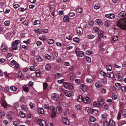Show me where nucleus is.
Returning a JSON list of instances; mask_svg holds the SVG:
<instances>
[{
  "mask_svg": "<svg viewBox=\"0 0 126 126\" xmlns=\"http://www.w3.org/2000/svg\"><path fill=\"white\" fill-rule=\"evenodd\" d=\"M104 104L102 98L99 97L97 101L94 102L93 104V106L95 107H99L101 106H102Z\"/></svg>",
  "mask_w": 126,
  "mask_h": 126,
  "instance_id": "nucleus-1",
  "label": "nucleus"
},
{
  "mask_svg": "<svg viewBox=\"0 0 126 126\" xmlns=\"http://www.w3.org/2000/svg\"><path fill=\"white\" fill-rule=\"evenodd\" d=\"M20 42L19 40H16L14 41L12 44V48L14 50H17L18 47V44Z\"/></svg>",
  "mask_w": 126,
  "mask_h": 126,
  "instance_id": "nucleus-2",
  "label": "nucleus"
},
{
  "mask_svg": "<svg viewBox=\"0 0 126 126\" xmlns=\"http://www.w3.org/2000/svg\"><path fill=\"white\" fill-rule=\"evenodd\" d=\"M75 51L78 57H82L84 55V52L82 51H80L78 48H76L75 50Z\"/></svg>",
  "mask_w": 126,
  "mask_h": 126,
  "instance_id": "nucleus-3",
  "label": "nucleus"
},
{
  "mask_svg": "<svg viewBox=\"0 0 126 126\" xmlns=\"http://www.w3.org/2000/svg\"><path fill=\"white\" fill-rule=\"evenodd\" d=\"M37 123L41 126H46V123L45 121L41 119H39L38 120Z\"/></svg>",
  "mask_w": 126,
  "mask_h": 126,
  "instance_id": "nucleus-4",
  "label": "nucleus"
},
{
  "mask_svg": "<svg viewBox=\"0 0 126 126\" xmlns=\"http://www.w3.org/2000/svg\"><path fill=\"white\" fill-rule=\"evenodd\" d=\"M59 97V95L56 93H53L51 95V97L52 100L57 101Z\"/></svg>",
  "mask_w": 126,
  "mask_h": 126,
  "instance_id": "nucleus-5",
  "label": "nucleus"
},
{
  "mask_svg": "<svg viewBox=\"0 0 126 126\" xmlns=\"http://www.w3.org/2000/svg\"><path fill=\"white\" fill-rule=\"evenodd\" d=\"M105 16L106 18L110 19H112L114 18L115 17V15L113 13L106 14L105 15Z\"/></svg>",
  "mask_w": 126,
  "mask_h": 126,
  "instance_id": "nucleus-6",
  "label": "nucleus"
},
{
  "mask_svg": "<svg viewBox=\"0 0 126 126\" xmlns=\"http://www.w3.org/2000/svg\"><path fill=\"white\" fill-rule=\"evenodd\" d=\"M125 15L126 13L122 11L118 14V16L119 18L122 19L125 17Z\"/></svg>",
  "mask_w": 126,
  "mask_h": 126,
  "instance_id": "nucleus-7",
  "label": "nucleus"
},
{
  "mask_svg": "<svg viewBox=\"0 0 126 126\" xmlns=\"http://www.w3.org/2000/svg\"><path fill=\"white\" fill-rule=\"evenodd\" d=\"M7 47L5 46L4 44H2L1 46V51L3 52H6L7 51Z\"/></svg>",
  "mask_w": 126,
  "mask_h": 126,
  "instance_id": "nucleus-8",
  "label": "nucleus"
},
{
  "mask_svg": "<svg viewBox=\"0 0 126 126\" xmlns=\"http://www.w3.org/2000/svg\"><path fill=\"white\" fill-rule=\"evenodd\" d=\"M76 31L78 35H81L82 34L83 30L82 28L78 27L77 28Z\"/></svg>",
  "mask_w": 126,
  "mask_h": 126,
  "instance_id": "nucleus-9",
  "label": "nucleus"
},
{
  "mask_svg": "<svg viewBox=\"0 0 126 126\" xmlns=\"http://www.w3.org/2000/svg\"><path fill=\"white\" fill-rule=\"evenodd\" d=\"M63 123L66 125H68L69 124L68 120L66 117H64L63 118Z\"/></svg>",
  "mask_w": 126,
  "mask_h": 126,
  "instance_id": "nucleus-10",
  "label": "nucleus"
},
{
  "mask_svg": "<svg viewBox=\"0 0 126 126\" xmlns=\"http://www.w3.org/2000/svg\"><path fill=\"white\" fill-rule=\"evenodd\" d=\"M62 76L61 74L57 73L55 75L54 78L55 79H57L61 77Z\"/></svg>",
  "mask_w": 126,
  "mask_h": 126,
  "instance_id": "nucleus-11",
  "label": "nucleus"
},
{
  "mask_svg": "<svg viewBox=\"0 0 126 126\" xmlns=\"http://www.w3.org/2000/svg\"><path fill=\"white\" fill-rule=\"evenodd\" d=\"M103 24L105 26L109 27L110 26V22L109 21L107 20L104 22Z\"/></svg>",
  "mask_w": 126,
  "mask_h": 126,
  "instance_id": "nucleus-12",
  "label": "nucleus"
},
{
  "mask_svg": "<svg viewBox=\"0 0 126 126\" xmlns=\"http://www.w3.org/2000/svg\"><path fill=\"white\" fill-rule=\"evenodd\" d=\"M90 101V100L88 97H86L83 98L82 102L84 103L87 104L89 103Z\"/></svg>",
  "mask_w": 126,
  "mask_h": 126,
  "instance_id": "nucleus-13",
  "label": "nucleus"
},
{
  "mask_svg": "<svg viewBox=\"0 0 126 126\" xmlns=\"http://www.w3.org/2000/svg\"><path fill=\"white\" fill-rule=\"evenodd\" d=\"M98 112V110H97L94 109H91V113L93 115H96L97 114Z\"/></svg>",
  "mask_w": 126,
  "mask_h": 126,
  "instance_id": "nucleus-14",
  "label": "nucleus"
},
{
  "mask_svg": "<svg viewBox=\"0 0 126 126\" xmlns=\"http://www.w3.org/2000/svg\"><path fill=\"white\" fill-rule=\"evenodd\" d=\"M65 95L67 97H70L71 96V94L69 91L67 90H65L64 92Z\"/></svg>",
  "mask_w": 126,
  "mask_h": 126,
  "instance_id": "nucleus-15",
  "label": "nucleus"
},
{
  "mask_svg": "<svg viewBox=\"0 0 126 126\" xmlns=\"http://www.w3.org/2000/svg\"><path fill=\"white\" fill-rule=\"evenodd\" d=\"M19 115L21 118H24L26 116V114L22 111H20L19 113Z\"/></svg>",
  "mask_w": 126,
  "mask_h": 126,
  "instance_id": "nucleus-16",
  "label": "nucleus"
},
{
  "mask_svg": "<svg viewBox=\"0 0 126 126\" xmlns=\"http://www.w3.org/2000/svg\"><path fill=\"white\" fill-rule=\"evenodd\" d=\"M56 110L58 114H60L61 112V108L60 106H58L56 108Z\"/></svg>",
  "mask_w": 126,
  "mask_h": 126,
  "instance_id": "nucleus-17",
  "label": "nucleus"
},
{
  "mask_svg": "<svg viewBox=\"0 0 126 126\" xmlns=\"http://www.w3.org/2000/svg\"><path fill=\"white\" fill-rule=\"evenodd\" d=\"M112 40L111 41L112 42H114L115 41H116L118 39L117 36H113L111 37Z\"/></svg>",
  "mask_w": 126,
  "mask_h": 126,
  "instance_id": "nucleus-18",
  "label": "nucleus"
},
{
  "mask_svg": "<svg viewBox=\"0 0 126 126\" xmlns=\"http://www.w3.org/2000/svg\"><path fill=\"white\" fill-rule=\"evenodd\" d=\"M109 124L110 126H115V122L112 120H110L109 121Z\"/></svg>",
  "mask_w": 126,
  "mask_h": 126,
  "instance_id": "nucleus-19",
  "label": "nucleus"
},
{
  "mask_svg": "<svg viewBox=\"0 0 126 126\" xmlns=\"http://www.w3.org/2000/svg\"><path fill=\"white\" fill-rule=\"evenodd\" d=\"M63 85L65 88L67 89L69 87L70 85V84L68 83L67 82H64L63 84Z\"/></svg>",
  "mask_w": 126,
  "mask_h": 126,
  "instance_id": "nucleus-20",
  "label": "nucleus"
},
{
  "mask_svg": "<svg viewBox=\"0 0 126 126\" xmlns=\"http://www.w3.org/2000/svg\"><path fill=\"white\" fill-rule=\"evenodd\" d=\"M63 19L64 21L69 22V16L67 15H65L63 17Z\"/></svg>",
  "mask_w": 126,
  "mask_h": 126,
  "instance_id": "nucleus-21",
  "label": "nucleus"
},
{
  "mask_svg": "<svg viewBox=\"0 0 126 126\" xmlns=\"http://www.w3.org/2000/svg\"><path fill=\"white\" fill-rule=\"evenodd\" d=\"M120 89L122 92L125 93L126 92V87L123 86H121L120 87Z\"/></svg>",
  "mask_w": 126,
  "mask_h": 126,
  "instance_id": "nucleus-22",
  "label": "nucleus"
},
{
  "mask_svg": "<svg viewBox=\"0 0 126 126\" xmlns=\"http://www.w3.org/2000/svg\"><path fill=\"white\" fill-rule=\"evenodd\" d=\"M83 99V98L81 95H79L77 98V100L79 102H82Z\"/></svg>",
  "mask_w": 126,
  "mask_h": 126,
  "instance_id": "nucleus-23",
  "label": "nucleus"
},
{
  "mask_svg": "<svg viewBox=\"0 0 126 126\" xmlns=\"http://www.w3.org/2000/svg\"><path fill=\"white\" fill-rule=\"evenodd\" d=\"M95 86L96 88H99L101 86V84L100 82H97L95 84Z\"/></svg>",
  "mask_w": 126,
  "mask_h": 126,
  "instance_id": "nucleus-24",
  "label": "nucleus"
},
{
  "mask_svg": "<svg viewBox=\"0 0 126 126\" xmlns=\"http://www.w3.org/2000/svg\"><path fill=\"white\" fill-rule=\"evenodd\" d=\"M1 104L2 106L4 108L7 107V105L6 103L3 100L1 101Z\"/></svg>",
  "mask_w": 126,
  "mask_h": 126,
  "instance_id": "nucleus-25",
  "label": "nucleus"
},
{
  "mask_svg": "<svg viewBox=\"0 0 126 126\" xmlns=\"http://www.w3.org/2000/svg\"><path fill=\"white\" fill-rule=\"evenodd\" d=\"M95 22L99 25H101L102 24L101 20L100 19H96L95 20Z\"/></svg>",
  "mask_w": 126,
  "mask_h": 126,
  "instance_id": "nucleus-26",
  "label": "nucleus"
},
{
  "mask_svg": "<svg viewBox=\"0 0 126 126\" xmlns=\"http://www.w3.org/2000/svg\"><path fill=\"white\" fill-rule=\"evenodd\" d=\"M107 76L109 78H112L113 77V74L112 72H111L110 73L106 74Z\"/></svg>",
  "mask_w": 126,
  "mask_h": 126,
  "instance_id": "nucleus-27",
  "label": "nucleus"
},
{
  "mask_svg": "<svg viewBox=\"0 0 126 126\" xmlns=\"http://www.w3.org/2000/svg\"><path fill=\"white\" fill-rule=\"evenodd\" d=\"M45 69L49 71L51 69L50 65L49 64H47L45 66Z\"/></svg>",
  "mask_w": 126,
  "mask_h": 126,
  "instance_id": "nucleus-28",
  "label": "nucleus"
},
{
  "mask_svg": "<svg viewBox=\"0 0 126 126\" xmlns=\"http://www.w3.org/2000/svg\"><path fill=\"white\" fill-rule=\"evenodd\" d=\"M107 70L108 71H110L112 70V67L110 65H107L106 67Z\"/></svg>",
  "mask_w": 126,
  "mask_h": 126,
  "instance_id": "nucleus-29",
  "label": "nucleus"
},
{
  "mask_svg": "<svg viewBox=\"0 0 126 126\" xmlns=\"http://www.w3.org/2000/svg\"><path fill=\"white\" fill-rule=\"evenodd\" d=\"M36 59L38 62H41L43 61L42 58L39 56H37L36 57Z\"/></svg>",
  "mask_w": 126,
  "mask_h": 126,
  "instance_id": "nucleus-30",
  "label": "nucleus"
},
{
  "mask_svg": "<svg viewBox=\"0 0 126 126\" xmlns=\"http://www.w3.org/2000/svg\"><path fill=\"white\" fill-rule=\"evenodd\" d=\"M11 35V33L9 32H8L6 33L5 35V37L7 39H8L10 38Z\"/></svg>",
  "mask_w": 126,
  "mask_h": 126,
  "instance_id": "nucleus-31",
  "label": "nucleus"
},
{
  "mask_svg": "<svg viewBox=\"0 0 126 126\" xmlns=\"http://www.w3.org/2000/svg\"><path fill=\"white\" fill-rule=\"evenodd\" d=\"M91 109L89 107H87L85 108V111L86 112H87L88 113H91V109Z\"/></svg>",
  "mask_w": 126,
  "mask_h": 126,
  "instance_id": "nucleus-32",
  "label": "nucleus"
},
{
  "mask_svg": "<svg viewBox=\"0 0 126 126\" xmlns=\"http://www.w3.org/2000/svg\"><path fill=\"white\" fill-rule=\"evenodd\" d=\"M76 76L75 74H72L71 75L70 77V79L71 80H73L75 79Z\"/></svg>",
  "mask_w": 126,
  "mask_h": 126,
  "instance_id": "nucleus-33",
  "label": "nucleus"
},
{
  "mask_svg": "<svg viewBox=\"0 0 126 126\" xmlns=\"http://www.w3.org/2000/svg\"><path fill=\"white\" fill-rule=\"evenodd\" d=\"M47 42L48 44H51L53 43L54 40L52 39H50L48 40Z\"/></svg>",
  "mask_w": 126,
  "mask_h": 126,
  "instance_id": "nucleus-34",
  "label": "nucleus"
},
{
  "mask_svg": "<svg viewBox=\"0 0 126 126\" xmlns=\"http://www.w3.org/2000/svg\"><path fill=\"white\" fill-rule=\"evenodd\" d=\"M38 111L39 113L41 114H43L44 112V110L42 108H39Z\"/></svg>",
  "mask_w": 126,
  "mask_h": 126,
  "instance_id": "nucleus-35",
  "label": "nucleus"
},
{
  "mask_svg": "<svg viewBox=\"0 0 126 126\" xmlns=\"http://www.w3.org/2000/svg\"><path fill=\"white\" fill-rule=\"evenodd\" d=\"M43 89L44 90H46L47 86V84L46 82H45L43 84Z\"/></svg>",
  "mask_w": 126,
  "mask_h": 126,
  "instance_id": "nucleus-36",
  "label": "nucleus"
},
{
  "mask_svg": "<svg viewBox=\"0 0 126 126\" xmlns=\"http://www.w3.org/2000/svg\"><path fill=\"white\" fill-rule=\"evenodd\" d=\"M36 76L37 77H39L40 76V73L39 70H37L35 72Z\"/></svg>",
  "mask_w": 126,
  "mask_h": 126,
  "instance_id": "nucleus-37",
  "label": "nucleus"
},
{
  "mask_svg": "<svg viewBox=\"0 0 126 126\" xmlns=\"http://www.w3.org/2000/svg\"><path fill=\"white\" fill-rule=\"evenodd\" d=\"M100 7V5L97 3L95 4L94 6V8L96 9H99Z\"/></svg>",
  "mask_w": 126,
  "mask_h": 126,
  "instance_id": "nucleus-38",
  "label": "nucleus"
},
{
  "mask_svg": "<svg viewBox=\"0 0 126 126\" xmlns=\"http://www.w3.org/2000/svg\"><path fill=\"white\" fill-rule=\"evenodd\" d=\"M52 55L53 58H55L58 56V54L57 52H54L52 53Z\"/></svg>",
  "mask_w": 126,
  "mask_h": 126,
  "instance_id": "nucleus-39",
  "label": "nucleus"
},
{
  "mask_svg": "<svg viewBox=\"0 0 126 126\" xmlns=\"http://www.w3.org/2000/svg\"><path fill=\"white\" fill-rule=\"evenodd\" d=\"M29 105L31 109H32L35 106V104L33 103L30 102V103L29 104Z\"/></svg>",
  "mask_w": 126,
  "mask_h": 126,
  "instance_id": "nucleus-40",
  "label": "nucleus"
},
{
  "mask_svg": "<svg viewBox=\"0 0 126 126\" xmlns=\"http://www.w3.org/2000/svg\"><path fill=\"white\" fill-rule=\"evenodd\" d=\"M21 108L23 110L26 111L27 109L26 106L24 105H22L21 106Z\"/></svg>",
  "mask_w": 126,
  "mask_h": 126,
  "instance_id": "nucleus-41",
  "label": "nucleus"
},
{
  "mask_svg": "<svg viewBox=\"0 0 126 126\" xmlns=\"http://www.w3.org/2000/svg\"><path fill=\"white\" fill-rule=\"evenodd\" d=\"M94 37V36L92 34H90L88 35L87 36V38L89 39H92Z\"/></svg>",
  "mask_w": 126,
  "mask_h": 126,
  "instance_id": "nucleus-42",
  "label": "nucleus"
},
{
  "mask_svg": "<svg viewBox=\"0 0 126 126\" xmlns=\"http://www.w3.org/2000/svg\"><path fill=\"white\" fill-rule=\"evenodd\" d=\"M23 89L24 91L25 92H28L29 89L28 88L27 86H24L23 88Z\"/></svg>",
  "mask_w": 126,
  "mask_h": 126,
  "instance_id": "nucleus-43",
  "label": "nucleus"
},
{
  "mask_svg": "<svg viewBox=\"0 0 126 126\" xmlns=\"http://www.w3.org/2000/svg\"><path fill=\"white\" fill-rule=\"evenodd\" d=\"M86 81L88 83L90 84H91L93 82V81L92 79L88 78L86 79Z\"/></svg>",
  "mask_w": 126,
  "mask_h": 126,
  "instance_id": "nucleus-44",
  "label": "nucleus"
},
{
  "mask_svg": "<svg viewBox=\"0 0 126 126\" xmlns=\"http://www.w3.org/2000/svg\"><path fill=\"white\" fill-rule=\"evenodd\" d=\"M10 22L9 21H6L4 22V24L5 26H8L10 25Z\"/></svg>",
  "mask_w": 126,
  "mask_h": 126,
  "instance_id": "nucleus-45",
  "label": "nucleus"
},
{
  "mask_svg": "<svg viewBox=\"0 0 126 126\" xmlns=\"http://www.w3.org/2000/svg\"><path fill=\"white\" fill-rule=\"evenodd\" d=\"M45 58L48 60H50L51 59L50 56L47 54H46L45 55Z\"/></svg>",
  "mask_w": 126,
  "mask_h": 126,
  "instance_id": "nucleus-46",
  "label": "nucleus"
},
{
  "mask_svg": "<svg viewBox=\"0 0 126 126\" xmlns=\"http://www.w3.org/2000/svg\"><path fill=\"white\" fill-rule=\"evenodd\" d=\"M73 41L76 43L78 42L79 40V38L77 37H76L74 38L73 39Z\"/></svg>",
  "mask_w": 126,
  "mask_h": 126,
  "instance_id": "nucleus-47",
  "label": "nucleus"
},
{
  "mask_svg": "<svg viewBox=\"0 0 126 126\" xmlns=\"http://www.w3.org/2000/svg\"><path fill=\"white\" fill-rule=\"evenodd\" d=\"M44 108L45 109L49 110L50 108L49 105L48 104H45L44 105Z\"/></svg>",
  "mask_w": 126,
  "mask_h": 126,
  "instance_id": "nucleus-48",
  "label": "nucleus"
},
{
  "mask_svg": "<svg viewBox=\"0 0 126 126\" xmlns=\"http://www.w3.org/2000/svg\"><path fill=\"white\" fill-rule=\"evenodd\" d=\"M40 21L38 20H35L34 22V25H38L40 24Z\"/></svg>",
  "mask_w": 126,
  "mask_h": 126,
  "instance_id": "nucleus-49",
  "label": "nucleus"
},
{
  "mask_svg": "<svg viewBox=\"0 0 126 126\" xmlns=\"http://www.w3.org/2000/svg\"><path fill=\"white\" fill-rule=\"evenodd\" d=\"M82 9L81 8H78L77 9L76 11L78 13H80L82 11Z\"/></svg>",
  "mask_w": 126,
  "mask_h": 126,
  "instance_id": "nucleus-50",
  "label": "nucleus"
},
{
  "mask_svg": "<svg viewBox=\"0 0 126 126\" xmlns=\"http://www.w3.org/2000/svg\"><path fill=\"white\" fill-rule=\"evenodd\" d=\"M112 98L114 100H116L117 99V96L115 93H113L112 94Z\"/></svg>",
  "mask_w": 126,
  "mask_h": 126,
  "instance_id": "nucleus-51",
  "label": "nucleus"
},
{
  "mask_svg": "<svg viewBox=\"0 0 126 126\" xmlns=\"http://www.w3.org/2000/svg\"><path fill=\"white\" fill-rule=\"evenodd\" d=\"M89 120L91 121L94 122L95 121L96 119L93 117H90Z\"/></svg>",
  "mask_w": 126,
  "mask_h": 126,
  "instance_id": "nucleus-52",
  "label": "nucleus"
},
{
  "mask_svg": "<svg viewBox=\"0 0 126 126\" xmlns=\"http://www.w3.org/2000/svg\"><path fill=\"white\" fill-rule=\"evenodd\" d=\"M35 32L37 33L40 34L42 32L40 29H37L35 30Z\"/></svg>",
  "mask_w": 126,
  "mask_h": 126,
  "instance_id": "nucleus-53",
  "label": "nucleus"
},
{
  "mask_svg": "<svg viewBox=\"0 0 126 126\" xmlns=\"http://www.w3.org/2000/svg\"><path fill=\"white\" fill-rule=\"evenodd\" d=\"M10 89L13 91H15L17 89V88L15 86H11L10 87Z\"/></svg>",
  "mask_w": 126,
  "mask_h": 126,
  "instance_id": "nucleus-54",
  "label": "nucleus"
},
{
  "mask_svg": "<svg viewBox=\"0 0 126 126\" xmlns=\"http://www.w3.org/2000/svg\"><path fill=\"white\" fill-rule=\"evenodd\" d=\"M51 116L52 118H53L56 116V113L55 111H52L51 113Z\"/></svg>",
  "mask_w": 126,
  "mask_h": 126,
  "instance_id": "nucleus-55",
  "label": "nucleus"
},
{
  "mask_svg": "<svg viewBox=\"0 0 126 126\" xmlns=\"http://www.w3.org/2000/svg\"><path fill=\"white\" fill-rule=\"evenodd\" d=\"M19 123V122L17 121H14L13 122V124L15 126H17Z\"/></svg>",
  "mask_w": 126,
  "mask_h": 126,
  "instance_id": "nucleus-56",
  "label": "nucleus"
},
{
  "mask_svg": "<svg viewBox=\"0 0 126 126\" xmlns=\"http://www.w3.org/2000/svg\"><path fill=\"white\" fill-rule=\"evenodd\" d=\"M69 15L70 17H73L75 16V13H74L71 12L69 13Z\"/></svg>",
  "mask_w": 126,
  "mask_h": 126,
  "instance_id": "nucleus-57",
  "label": "nucleus"
},
{
  "mask_svg": "<svg viewBox=\"0 0 126 126\" xmlns=\"http://www.w3.org/2000/svg\"><path fill=\"white\" fill-rule=\"evenodd\" d=\"M86 60L87 62L89 63H90L91 61V58L89 57H87L86 58Z\"/></svg>",
  "mask_w": 126,
  "mask_h": 126,
  "instance_id": "nucleus-58",
  "label": "nucleus"
},
{
  "mask_svg": "<svg viewBox=\"0 0 126 126\" xmlns=\"http://www.w3.org/2000/svg\"><path fill=\"white\" fill-rule=\"evenodd\" d=\"M107 116V115L106 114H102L101 115V118L103 119H105L106 118Z\"/></svg>",
  "mask_w": 126,
  "mask_h": 126,
  "instance_id": "nucleus-59",
  "label": "nucleus"
},
{
  "mask_svg": "<svg viewBox=\"0 0 126 126\" xmlns=\"http://www.w3.org/2000/svg\"><path fill=\"white\" fill-rule=\"evenodd\" d=\"M103 32L102 31H99L98 32V34L99 36H102L103 35Z\"/></svg>",
  "mask_w": 126,
  "mask_h": 126,
  "instance_id": "nucleus-60",
  "label": "nucleus"
},
{
  "mask_svg": "<svg viewBox=\"0 0 126 126\" xmlns=\"http://www.w3.org/2000/svg\"><path fill=\"white\" fill-rule=\"evenodd\" d=\"M100 73L101 75H102L104 77H105L106 74V73L104 72L102 70H101L100 72Z\"/></svg>",
  "mask_w": 126,
  "mask_h": 126,
  "instance_id": "nucleus-61",
  "label": "nucleus"
},
{
  "mask_svg": "<svg viewBox=\"0 0 126 126\" xmlns=\"http://www.w3.org/2000/svg\"><path fill=\"white\" fill-rule=\"evenodd\" d=\"M5 115V113L4 112H0V117H2Z\"/></svg>",
  "mask_w": 126,
  "mask_h": 126,
  "instance_id": "nucleus-62",
  "label": "nucleus"
},
{
  "mask_svg": "<svg viewBox=\"0 0 126 126\" xmlns=\"http://www.w3.org/2000/svg\"><path fill=\"white\" fill-rule=\"evenodd\" d=\"M39 39L43 41H45L46 40V39L43 36H40L39 38Z\"/></svg>",
  "mask_w": 126,
  "mask_h": 126,
  "instance_id": "nucleus-63",
  "label": "nucleus"
},
{
  "mask_svg": "<svg viewBox=\"0 0 126 126\" xmlns=\"http://www.w3.org/2000/svg\"><path fill=\"white\" fill-rule=\"evenodd\" d=\"M122 114L124 116H126V109L124 110L122 112Z\"/></svg>",
  "mask_w": 126,
  "mask_h": 126,
  "instance_id": "nucleus-64",
  "label": "nucleus"
}]
</instances>
